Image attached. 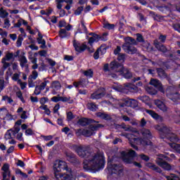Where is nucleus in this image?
Returning a JSON list of instances; mask_svg holds the SVG:
<instances>
[{
    "mask_svg": "<svg viewBox=\"0 0 180 180\" xmlns=\"http://www.w3.org/2000/svg\"><path fill=\"white\" fill-rule=\"evenodd\" d=\"M76 153L79 157L85 158L83 162L84 168L87 171H99L105 167V157L103 153L92 154L86 150L84 146H79L76 147Z\"/></svg>",
    "mask_w": 180,
    "mask_h": 180,
    "instance_id": "nucleus-1",
    "label": "nucleus"
},
{
    "mask_svg": "<svg viewBox=\"0 0 180 180\" xmlns=\"http://www.w3.org/2000/svg\"><path fill=\"white\" fill-rule=\"evenodd\" d=\"M141 133L143 137V139L138 138L139 131L132 132L131 134L122 133L121 136L126 137L128 139L131 147L135 150H137V146L134 144L142 145V146H151L152 143L150 141L152 135L151 132L148 129H143L141 131Z\"/></svg>",
    "mask_w": 180,
    "mask_h": 180,
    "instance_id": "nucleus-2",
    "label": "nucleus"
},
{
    "mask_svg": "<svg viewBox=\"0 0 180 180\" xmlns=\"http://www.w3.org/2000/svg\"><path fill=\"white\" fill-rule=\"evenodd\" d=\"M61 169L68 171V166L67 162L63 160H56L53 165V171L56 180H75L77 179V174L72 172L69 174H60Z\"/></svg>",
    "mask_w": 180,
    "mask_h": 180,
    "instance_id": "nucleus-3",
    "label": "nucleus"
},
{
    "mask_svg": "<svg viewBox=\"0 0 180 180\" xmlns=\"http://www.w3.org/2000/svg\"><path fill=\"white\" fill-rule=\"evenodd\" d=\"M110 71H114V72H119L127 79H130L132 77L131 72L129 70L124 68L123 65L117 63V61H112L110 64Z\"/></svg>",
    "mask_w": 180,
    "mask_h": 180,
    "instance_id": "nucleus-4",
    "label": "nucleus"
},
{
    "mask_svg": "<svg viewBox=\"0 0 180 180\" xmlns=\"http://www.w3.org/2000/svg\"><path fill=\"white\" fill-rule=\"evenodd\" d=\"M155 129L156 130H158V131H160L162 136L167 137V139H169L170 141H178V136H176V135L174 134H171V128H168L167 127V126L161 124L157 125L155 127Z\"/></svg>",
    "mask_w": 180,
    "mask_h": 180,
    "instance_id": "nucleus-5",
    "label": "nucleus"
},
{
    "mask_svg": "<svg viewBox=\"0 0 180 180\" xmlns=\"http://www.w3.org/2000/svg\"><path fill=\"white\" fill-rule=\"evenodd\" d=\"M107 174H108V178H110L112 175H120L123 174V167L122 165H112V162H108Z\"/></svg>",
    "mask_w": 180,
    "mask_h": 180,
    "instance_id": "nucleus-6",
    "label": "nucleus"
},
{
    "mask_svg": "<svg viewBox=\"0 0 180 180\" xmlns=\"http://www.w3.org/2000/svg\"><path fill=\"white\" fill-rule=\"evenodd\" d=\"M124 40L125 43L122 45V49L125 53H128V54H136L137 49L133 46V44L136 43V40L131 37H127Z\"/></svg>",
    "mask_w": 180,
    "mask_h": 180,
    "instance_id": "nucleus-7",
    "label": "nucleus"
},
{
    "mask_svg": "<svg viewBox=\"0 0 180 180\" xmlns=\"http://www.w3.org/2000/svg\"><path fill=\"white\" fill-rule=\"evenodd\" d=\"M100 127H102V124H98L96 125L91 124L88 129H79L76 131L77 136H86V137H89L94 134V131L98 130Z\"/></svg>",
    "mask_w": 180,
    "mask_h": 180,
    "instance_id": "nucleus-8",
    "label": "nucleus"
},
{
    "mask_svg": "<svg viewBox=\"0 0 180 180\" xmlns=\"http://www.w3.org/2000/svg\"><path fill=\"white\" fill-rule=\"evenodd\" d=\"M114 89L117 91V92H122L123 94H129V92H139L140 91L139 86L132 84H127L124 86L120 85L117 87L114 88Z\"/></svg>",
    "mask_w": 180,
    "mask_h": 180,
    "instance_id": "nucleus-9",
    "label": "nucleus"
},
{
    "mask_svg": "<svg viewBox=\"0 0 180 180\" xmlns=\"http://www.w3.org/2000/svg\"><path fill=\"white\" fill-rule=\"evenodd\" d=\"M121 157L124 162L126 164H131L134 161V158L137 157L136 152L133 150H129L128 153L126 151H122L121 153Z\"/></svg>",
    "mask_w": 180,
    "mask_h": 180,
    "instance_id": "nucleus-10",
    "label": "nucleus"
},
{
    "mask_svg": "<svg viewBox=\"0 0 180 180\" xmlns=\"http://www.w3.org/2000/svg\"><path fill=\"white\" fill-rule=\"evenodd\" d=\"M91 37L89 39V44L90 46H92L94 43H96L99 40H102L103 41H106L108 40V34L107 32L103 33L101 37H99V35L96 34H91Z\"/></svg>",
    "mask_w": 180,
    "mask_h": 180,
    "instance_id": "nucleus-11",
    "label": "nucleus"
},
{
    "mask_svg": "<svg viewBox=\"0 0 180 180\" xmlns=\"http://www.w3.org/2000/svg\"><path fill=\"white\" fill-rule=\"evenodd\" d=\"M19 131H20V128L19 127H14L13 129L7 130L4 134V140L8 141V140L13 139V136H16Z\"/></svg>",
    "mask_w": 180,
    "mask_h": 180,
    "instance_id": "nucleus-12",
    "label": "nucleus"
},
{
    "mask_svg": "<svg viewBox=\"0 0 180 180\" xmlns=\"http://www.w3.org/2000/svg\"><path fill=\"white\" fill-rule=\"evenodd\" d=\"M3 180L11 179V165L9 163H4L1 167Z\"/></svg>",
    "mask_w": 180,
    "mask_h": 180,
    "instance_id": "nucleus-13",
    "label": "nucleus"
},
{
    "mask_svg": "<svg viewBox=\"0 0 180 180\" xmlns=\"http://www.w3.org/2000/svg\"><path fill=\"white\" fill-rule=\"evenodd\" d=\"M73 46L77 53H82V51H85L87 49L86 44H81L79 41H77V39L73 40Z\"/></svg>",
    "mask_w": 180,
    "mask_h": 180,
    "instance_id": "nucleus-14",
    "label": "nucleus"
},
{
    "mask_svg": "<svg viewBox=\"0 0 180 180\" xmlns=\"http://www.w3.org/2000/svg\"><path fill=\"white\" fill-rule=\"evenodd\" d=\"M105 96V89L103 88L98 89L91 96V99H101Z\"/></svg>",
    "mask_w": 180,
    "mask_h": 180,
    "instance_id": "nucleus-15",
    "label": "nucleus"
},
{
    "mask_svg": "<svg viewBox=\"0 0 180 180\" xmlns=\"http://www.w3.org/2000/svg\"><path fill=\"white\" fill-rule=\"evenodd\" d=\"M19 51H17L16 54L11 52H6L5 56L2 58L6 61H15L16 57L19 56Z\"/></svg>",
    "mask_w": 180,
    "mask_h": 180,
    "instance_id": "nucleus-16",
    "label": "nucleus"
},
{
    "mask_svg": "<svg viewBox=\"0 0 180 180\" xmlns=\"http://www.w3.org/2000/svg\"><path fill=\"white\" fill-rule=\"evenodd\" d=\"M51 88H52V94L57 95V91L61 89V84L58 81H54L51 83Z\"/></svg>",
    "mask_w": 180,
    "mask_h": 180,
    "instance_id": "nucleus-17",
    "label": "nucleus"
},
{
    "mask_svg": "<svg viewBox=\"0 0 180 180\" xmlns=\"http://www.w3.org/2000/svg\"><path fill=\"white\" fill-rule=\"evenodd\" d=\"M88 79H81L79 82H73V86L75 88H78V86H81L82 88H85L88 85Z\"/></svg>",
    "mask_w": 180,
    "mask_h": 180,
    "instance_id": "nucleus-18",
    "label": "nucleus"
},
{
    "mask_svg": "<svg viewBox=\"0 0 180 180\" xmlns=\"http://www.w3.org/2000/svg\"><path fill=\"white\" fill-rule=\"evenodd\" d=\"M157 163L160 167L163 168V169H166V171L171 170V165L168 164L167 162L162 160H158Z\"/></svg>",
    "mask_w": 180,
    "mask_h": 180,
    "instance_id": "nucleus-19",
    "label": "nucleus"
},
{
    "mask_svg": "<svg viewBox=\"0 0 180 180\" xmlns=\"http://www.w3.org/2000/svg\"><path fill=\"white\" fill-rule=\"evenodd\" d=\"M150 85H153V86L158 88V89H160L161 92L164 93V89H162V85L161 84V82H160V80L151 79L150 82Z\"/></svg>",
    "mask_w": 180,
    "mask_h": 180,
    "instance_id": "nucleus-20",
    "label": "nucleus"
},
{
    "mask_svg": "<svg viewBox=\"0 0 180 180\" xmlns=\"http://www.w3.org/2000/svg\"><path fill=\"white\" fill-rule=\"evenodd\" d=\"M17 113H18V115H20L21 119H22L23 120H26V119H27V117H29V113H27V111L24 110L23 108H22V107H19L18 108Z\"/></svg>",
    "mask_w": 180,
    "mask_h": 180,
    "instance_id": "nucleus-21",
    "label": "nucleus"
},
{
    "mask_svg": "<svg viewBox=\"0 0 180 180\" xmlns=\"http://www.w3.org/2000/svg\"><path fill=\"white\" fill-rule=\"evenodd\" d=\"M20 65L21 68H24L26 67V64H27V58L25 56V52H22L19 56Z\"/></svg>",
    "mask_w": 180,
    "mask_h": 180,
    "instance_id": "nucleus-22",
    "label": "nucleus"
},
{
    "mask_svg": "<svg viewBox=\"0 0 180 180\" xmlns=\"http://www.w3.org/2000/svg\"><path fill=\"white\" fill-rule=\"evenodd\" d=\"M155 105L162 112H167L168 110V108L162 101L160 100H155Z\"/></svg>",
    "mask_w": 180,
    "mask_h": 180,
    "instance_id": "nucleus-23",
    "label": "nucleus"
},
{
    "mask_svg": "<svg viewBox=\"0 0 180 180\" xmlns=\"http://www.w3.org/2000/svg\"><path fill=\"white\" fill-rule=\"evenodd\" d=\"M139 100L146 103L148 106H149L150 109H153V104L150 102V97L147 96H142L139 97Z\"/></svg>",
    "mask_w": 180,
    "mask_h": 180,
    "instance_id": "nucleus-24",
    "label": "nucleus"
},
{
    "mask_svg": "<svg viewBox=\"0 0 180 180\" xmlns=\"http://www.w3.org/2000/svg\"><path fill=\"white\" fill-rule=\"evenodd\" d=\"M93 122H94V120H89L87 118H80L77 122V124H79V126H88L89 123H93Z\"/></svg>",
    "mask_w": 180,
    "mask_h": 180,
    "instance_id": "nucleus-25",
    "label": "nucleus"
},
{
    "mask_svg": "<svg viewBox=\"0 0 180 180\" xmlns=\"http://www.w3.org/2000/svg\"><path fill=\"white\" fill-rule=\"evenodd\" d=\"M154 44L158 50L159 51H162V53H165L167 51V47L165 46L160 44V42L158 40H155L154 41Z\"/></svg>",
    "mask_w": 180,
    "mask_h": 180,
    "instance_id": "nucleus-26",
    "label": "nucleus"
},
{
    "mask_svg": "<svg viewBox=\"0 0 180 180\" xmlns=\"http://www.w3.org/2000/svg\"><path fill=\"white\" fill-rule=\"evenodd\" d=\"M70 36H71V34L67 32L65 29H60L59 31V37L60 39H66L67 37H70Z\"/></svg>",
    "mask_w": 180,
    "mask_h": 180,
    "instance_id": "nucleus-27",
    "label": "nucleus"
},
{
    "mask_svg": "<svg viewBox=\"0 0 180 180\" xmlns=\"http://www.w3.org/2000/svg\"><path fill=\"white\" fill-rule=\"evenodd\" d=\"M146 113H148V115H150V116H151V117L155 119V120H158L159 119H161V117H160V115H158V114H157L153 110H146Z\"/></svg>",
    "mask_w": 180,
    "mask_h": 180,
    "instance_id": "nucleus-28",
    "label": "nucleus"
},
{
    "mask_svg": "<svg viewBox=\"0 0 180 180\" xmlns=\"http://www.w3.org/2000/svg\"><path fill=\"white\" fill-rule=\"evenodd\" d=\"M87 108L91 112H96L98 110V105L95 103H87Z\"/></svg>",
    "mask_w": 180,
    "mask_h": 180,
    "instance_id": "nucleus-29",
    "label": "nucleus"
},
{
    "mask_svg": "<svg viewBox=\"0 0 180 180\" xmlns=\"http://www.w3.org/2000/svg\"><path fill=\"white\" fill-rule=\"evenodd\" d=\"M146 167H148V168H150V169H153V171H155V172H161V169L155 165H153V163L146 164Z\"/></svg>",
    "mask_w": 180,
    "mask_h": 180,
    "instance_id": "nucleus-30",
    "label": "nucleus"
},
{
    "mask_svg": "<svg viewBox=\"0 0 180 180\" xmlns=\"http://www.w3.org/2000/svg\"><path fill=\"white\" fill-rule=\"evenodd\" d=\"M37 41L38 42V44H41V49H46V40L41 37H38Z\"/></svg>",
    "mask_w": 180,
    "mask_h": 180,
    "instance_id": "nucleus-31",
    "label": "nucleus"
},
{
    "mask_svg": "<svg viewBox=\"0 0 180 180\" xmlns=\"http://www.w3.org/2000/svg\"><path fill=\"white\" fill-rule=\"evenodd\" d=\"M103 27L104 29H108V30H113V29H115V25L105 22H103Z\"/></svg>",
    "mask_w": 180,
    "mask_h": 180,
    "instance_id": "nucleus-32",
    "label": "nucleus"
},
{
    "mask_svg": "<svg viewBox=\"0 0 180 180\" xmlns=\"http://www.w3.org/2000/svg\"><path fill=\"white\" fill-rule=\"evenodd\" d=\"M84 75L87 78H92L94 77V71H92V70L89 69L88 70L84 71Z\"/></svg>",
    "mask_w": 180,
    "mask_h": 180,
    "instance_id": "nucleus-33",
    "label": "nucleus"
},
{
    "mask_svg": "<svg viewBox=\"0 0 180 180\" xmlns=\"http://www.w3.org/2000/svg\"><path fill=\"white\" fill-rule=\"evenodd\" d=\"M170 147L177 153H180V145L178 143H169Z\"/></svg>",
    "mask_w": 180,
    "mask_h": 180,
    "instance_id": "nucleus-34",
    "label": "nucleus"
},
{
    "mask_svg": "<svg viewBox=\"0 0 180 180\" xmlns=\"http://www.w3.org/2000/svg\"><path fill=\"white\" fill-rule=\"evenodd\" d=\"M81 27H82V29H79L78 32L79 33H86V27L85 26V22L84 21H81Z\"/></svg>",
    "mask_w": 180,
    "mask_h": 180,
    "instance_id": "nucleus-35",
    "label": "nucleus"
},
{
    "mask_svg": "<svg viewBox=\"0 0 180 180\" xmlns=\"http://www.w3.org/2000/svg\"><path fill=\"white\" fill-rule=\"evenodd\" d=\"M39 109H41L42 110L45 111L46 115H49L51 112L50 111V109L47 108L46 105H42L39 107Z\"/></svg>",
    "mask_w": 180,
    "mask_h": 180,
    "instance_id": "nucleus-36",
    "label": "nucleus"
},
{
    "mask_svg": "<svg viewBox=\"0 0 180 180\" xmlns=\"http://www.w3.org/2000/svg\"><path fill=\"white\" fill-rule=\"evenodd\" d=\"M102 50H103V51H106V49H102V48H99V49L94 53V58H95V60H98V58H99V53H102Z\"/></svg>",
    "mask_w": 180,
    "mask_h": 180,
    "instance_id": "nucleus-37",
    "label": "nucleus"
},
{
    "mask_svg": "<svg viewBox=\"0 0 180 180\" xmlns=\"http://www.w3.org/2000/svg\"><path fill=\"white\" fill-rule=\"evenodd\" d=\"M129 102L131 108H136V106H139V103L136 101V100L131 99Z\"/></svg>",
    "mask_w": 180,
    "mask_h": 180,
    "instance_id": "nucleus-38",
    "label": "nucleus"
},
{
    "mask_svg": "<svg viewBox=\"0 0 180 180\" xmlns=\"http://www.w3.org/2000/svg\"><path fill=\"white\" fill-rule=\"evenodd\" d=\"M1 64H3V69L4 70H6L8 67H11V63L4 59H1Z\"/></svg>",
    "mask_w": 180,
    "mask_h": 180,
    "instance_id": "nucleus-39",
    "label": "nucleus"
},
{
    "mask_svg": "<svg viewBox=\"0 0 180 180\" xmlns=\"http://www.w3.org/2000/svg\"><path fill=\"white\" fill-rule=\"evenodd\" d=\"M8 13L4 9V8H0V18H5L8 16Z\"/></svg>",
    "mask_w": 180,
    "mask_h": 180,
    "instance_id": "nucleus-40",
    "label": "nucleus"
},
{
    "mask_svg": "<svg viewBox=\"0 0 180 180\" xmlns=\"http://www.w3.org/2000/svg\"><path fill=\"white\" fill-rule=\"evenodd\" d=\"M31 63H32V64H34L32 65V70H37L39 65H37V59L35 58H31Z\"/></svg>",
    "mask_w": 180,
    "mask_h": 180,
    "instance_id": "nucleus-41",
    "label": "nucleus"
},
{
    "mask_svg": "<svg viewBox=\"0 0 180 180\" xmlns=\"http://www.w3.org/2000/svg\"><path fill=\"white\" fill-rule=\"evenodd\" d=\"M8 115V110L5 108L0 109V117H5Z\"/></svg>",
    "mask_w": 180,
    "mask_h": 180,
    "instance_id": "nucleus-42",
    "label": "nucleus"
},
{
    "mask_svg": "<svg viewBox=\"0 0 180 180\" xmlns=\"http://www.w3.org/2000/svg\"><path fill=\"white\" fill-rule=\"evenodd\" d=\"M47 84H50V81L45 79L44 81L39 86L41 88V89H42V91H44Z\"/></svg>",
    "mask_w": 180,
    "mask_h": 180,
    "instance_id": "nucleus-43",
    "label": "nucleus"
},
{
    "mask_svg": "<svg viewBox=\"0 0 180 180\" xmlns=\"http://www.w3.org/2000/svg\"><path fill=\"white\" fill-rule=\"evenodd\" d=\"M97 116L98 117H101V119H105V120H108V119H109V115L103 112H98Z\"/></svg>",
    "mask_w": 180,
    "mask_h": 180,
    "instance_id": "nucleus-44",
    "label": "nucleus"
},
{
    "mask_svg": "<svg viewBox=\"0 0 180 180\" xmlns=\"http://www.w3.org/2000/svg\"><path fill=\"white\" fill-rule=\"evenodd\" d=\"M22 41H23V37L22 35H19L18 40L16 41L17 47H20V46H22Z\"/></svg>",
    "mask_w": 180,
    "mask_h": 180,
    "instance_id": "nucleus-45",
    "label": "nucleus"
},
{
    "mask_svg": "<svg viewBox=\"0 0 180 180\" xmlns=\"http://www.w3.org/2000/svg\"><path fill=\"white\" fill-rule=\"evenodd\" d=\"M16 96L17 98H19L20 100L21 101V102H22V103H25V98H23V94H22V91H17L16 92Z\"/></svg>",
    "mask_w": 180,
    "mask_h": 180,
    "instance_id": "nucleus-46",
    "label": "nucleus"
},
{
    "mask_svg": "<svg viewBox=\"0 0 180 180\" xmlns=\"http://www.w3.org/2000/svg\"><path fill=\"white\" fill-rule=\"evenodd\" d=\"M34 79L32 78L29 77L28 78V86L29 88H34L36 85L34 84V82H33Z\"/></svg>",
    "mask_w": 180,
    "mask_h": 180,
    "instance_id": "nucleus-47",
    "label": "nucleus"
},
{
    "mask_svg": "<svg viewBox=\"0 0 180 180\" xmlns=\"http://www.w3.org/2000/svg\"><path fill=\"white\" fill-rule=\"evenodd\" d=\"M63 4H64V0H56V8L61 9L63 8Z\"/></svg>",
    "mask_w": 180,
    "mask_h": 180,
    "instance_id": "nucleus-48",
    "label": "nucleus"
},
{
    "mask_svg": "<svg viewBox=\"0 0 180 180\" xmlns=\"http://www.w3.org/2000/svg\"><path fill=\"white\" fill-rule=\"evenodd\" d=\"M167 180H178L179 178L175 174H171L170 176H166Z\"/></svg>",
    "mask_w": 180,
    "mask_h": 180,
    "instance_id": "nucleus-49",
    "label": "nucleus"
},
{
    "mask_svg": "<svg viewBox=\"0 0 180 180\" xmlns=\"http://www.w3.org/2000/svg\"><path fill=\"white\" fill-rule=\"evenodd\" d=\"M124 58H126L125 54H124V53L118 54V57H117L118 61H121V63H123L124 61Z\"/></svg>",
    "mask_w": 180,
    "mask_h": 180,
    "instance_id": "nucleus-50",
    "label": "nucleus"
},
{
    "mask_svg": "<svg viewBox=\"0 0 180 180\" xmlns=\"http://www.w3.org/2000/svg\"><path fill=\"white\" fill-rule=\"evenodd\" d=\"M37 77H39V73L37 71L34 70L32 71V75L30 76V78H32V79H37Z\"/></svg>",
    "mask_w": 180,
    "mask_h": 180,
    "instance_id": "nucleus-51",
    "label": "nucleus"
},
{
    "mask_svg": "<svg viewBox=\"0 0 180 180\" xmlns=\"http://www.w3.org/2000/svg\"><path fill=\"white\" fill-rule=\"evenodd\" d=\"M3 101H5L7 103H12L13 102V100L8 96H3Z\"/></svg>",
    "mask_w": 180,
    "mask_h": 180,
    "instance_id": "nucleus-52",
    "label": "nucleus"
},
{
    "mask_svg": "<svg viewBox=\"0 0 180 180\" xmlns=\"http://www.w3.org/2000/svg\"><path fill=\"white\" fill-rule=\"evenodd\" d=\"M16 134L17 140H18V141H23V133L18 131Z\"/></svg>",
    "mask_w": 180,
    "mask_h": 180,
    "instance_id": "nucleus-53",
    "label": "nucleus"
},
{
    "mask_svg": "<svg viewBox=\"0 0 180 180\" xmlns=\"http://www.w3.org/2000/svg\"><path fill=\"white\" fill-rule=\"evenodd\" d=\"M8 27H11V21H9V19L6 18L4 20V28L8 29Z\"/></svg>",
    "mask_w": 180,
    "mask_h": 180,
    "instance_id": "nucleus-54",
    "label": "nucleus"
},
{
    "mask_svg": "<svg viewBox=\"0 0 180 180\" xmlns=\"http://www.w3.org/2000/svg\"><path fill=\"white\" fill-rule=\"evenodd\" d=\"M82 11H84V7H79L75 11V15L77 16L81 15Z\"/></svg>",
    "mask_w": 180,
    "mask_h": 180,
    "instance_id": "nucleus-55",
    "label": "nucleus"
},
{
    "mask_svg": "<svg viewBox=\"0 0 180 180\" xmlns=\"http://www.w3.org/2000/svg\"><path fill=\"white\" fill-rule=\"evenodd\" d=\"M5 89V80L4 79H0V91H4Z\"/></svg>",
    "mask_w": 180,
    "mask_h": 180,
    "instance_id": "nucleus-56",
    "label": "nucleus"
},
{
    "mask_svg": "<svg viewBox=\"0 0 180 180\" xmlns=\"http://www.w3.org/2000/svg\"><path fill=\"white\" fill-rule=\"evenodd\" d=\"M41 91H43V89H41V87H39V86H36L35 90H34L35 95H40Z\"/></svg>",
    "mask_w": 180,
    "mask_h": 180,
    "instance_id": "nucleus-57",
    "label": "nucleus"
},
{
    "mask_svg": "<svg viewBox=\"0 0 180 180\" xmlns=\"http://www.w3.org/2000/svg\"><path fill=\"white\" fill-rule=\"evenodd\" d=\"M158 75L160 77H167V75L165 74V72H164V70H162V69H158Z\"/></svg>",
    "mask_w": 180,
    "mask_h": 180,
    "instance_id": "nucleus-58",
    "label": "nucleus"
},
{
    "mask_svg": "<svg viewBox=\"0 0 180 180\" xmlns=\"http://www.w3.org/2000/svg\"><path fill=\"white\" fill-rule=\"evenodd\" d=\"M22 22H23V19H22V18H20L18 20V22H17V23H15L14 24V27H20L21 26H22Z\"/></svg>",
    "mask_w": 180,
    "mask_h": 180,
    "instance_id": "nucleus-59",
    "label": "nucleus"
},
{
    "mask_svg": "<svg viewBox=\"0 0 180 180\" xmlns=\"http://www.w3.org/2000/svg\"><path fill=\"white\" fill-rule=\"evenodd\" d=\"M58 110H60V104H57L53 108V113H56L57 115H60L58 112Z\"/></svg>",
    "mask_w": 180,
    "mask_h": 180,
    "instance_id": "nucleus-60",
    "label": "nucleus"
},
{
    "mask_svg": "<svg viewBox=\"0 0 180 180\" xmlns=\"http://www.w3.org/2000/svg\"><path fill=\"white\" fill-rule=\"evenodd\" d=\"M59 100L60 102H68V101H70V97L60 96Z\"/></svg>",
    "mask_w": 180,
    "mask_h": 180,
    "instance_id": "nucleus-61",
    "label": "nucleus"
},
{
    "mask_svg": "<svg viewBox=\"0 0 180 180\" xmlns=\"http://www.w3.org/2000/svg\"><path fill=\"white\" fill-rule=\"evenodd\" d=\"M33 134V130L30 128L25 130V136H32Z\"/></svg>",
    "mask_w": 180,
    "mask_h": 180,
    "instance_id": "nucleus-62",
    "label": "nucleus"
},
{
    "mask_svg": "<svg viewBox=\"0 0 180 180\" xmlns=\"http://www.w3.org/2000/svg\"><path fill=\"white\" fill-rule=\"evenodd\" d=\"M16 165H18V167H21V168H23V167H25V162H23V161L20 160H18L16 162Z\"/></svg>",
    "mask_w": 180,
    "mask_h": 180,
    "instance_id": "nucleus-63",
    "label": "nucleus"
},
{
    "mask_svg": "<svg viewBox=\"0 0 180 180\" xmlns=\"http://www.w3.org/2000/svg\"><path fill=\"white\" fill-rule=\"evenodd\" d=\"M174 30H176L177 32H179V33H180V25L179 24H176L173 26Z\"/></svg>",
    "mask_w": 180,
    "mask_h": 180,
    "instance_id": "nucleus-64",
    "label": "nucleus"
}]
</instances>
